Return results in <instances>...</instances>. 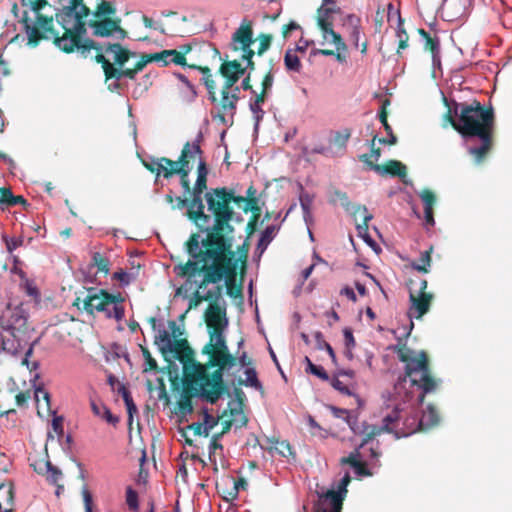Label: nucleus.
Listing matches in <instances>:
<instances>
[{"label": "nucleus", "instance_id": "1", "mask_svg": "<svg viewBox=\"0 0 512 512\" xmlns=\"http://www.w3.org/2000/svg\"><path fill=\"white\" fill-rule=\"evenodd\" d=\"M209 214L208 221L195 224L201 232L192 233L184 247L188 255L226 250L230 248L231 233L235 232L231 221L234 217L230 199H233L226 187L212 188L204 194Z\"/></svg>", "mask_w": 512, "mask_h": 512}, {"label": "nucleus", "instance_id": "2", "mask_svg": "<svg viewBox=\"0 0 512 512\" xmlns=\"http://www.w3.org/2000/svg\"><path fill=\"white\" fill-rule=\"evenodd\" d=\"M202 354L208 356L206 363H193V371L187 375L198 387L199 396L215 404L222 395L229 394L224 382V371L237 364V358L231 354L224 333L210 335L209 341L202 348Z\"/></svg>", "mask_w": 512, "mask_h": 512}, {"label": "nucleus", "instance_id": "3", "mask_svg": "<svg viewBox=\"0 0 512 512\" xmlns=\"http://www.w3.org/2000/svg\"><path fill=\"white\" fill-rule=\"evenodd\" d=\"M230 250H220L189 255L181 268V275L187 276L190 282L199 288L209 285H220L224 281L226 293L232 298H242V283L237 284L238 270Z\"/></svg>", "mask_w": 512, "mask_h": 512}, {"label": "nucleus", "instance_id": "4", "mask_svg": "<svg viewBox=\"0 0 512 512\" xmlns=\"http://www.w3.org/2000/svg\"><path fill=\"white\" fill-rule=\"evenodd\" d=\"M454 113L460 112L459 134L468 144V153L476 164H481L492 151L495 142V113L492 107L478 100L470 103L454 102Z\"/></svg>", "mask_w": 512, "mask_h": 512}, {"label": "nucleus", "instance_id": "5", "mask_svg": "<svg viewBox=\"0 0 512 512\" xmlns=\"http://www.w3.org/2000/svg\"><path fill=\"white\" fill-rule=\"evenodd\" d=\"M393 351L397 354L398 359L405 363V373L394 385L395 393L403 400L411 399L412 392L406 389L409 383L411 387H417L421 391L418 395V403L422 404L426 394L435 392L441 383V380L432 373L427 352L424 350L416 352L401 339L393 347Z\"/></svg>", "mask_w": 512, "mask_h": 512}, {"label": "nucleus", "instance_id": "6", "mask_svg": "<svg viewBox=\"0 0 512 512\" xmlns=\"http://www.w3.org/2000/svg\"><path fill=\"white\" fill-rule=\"evenodd\" d=\"M31 332L32 329L28 325V314L22 305L12 308L11 304H8L0 315V346L3 351L12 355L18 354L28 346L22 364L30 370H35L39 366L38 362L30 363L28 361L36 343V341L30 343Z\"/></svg>", "mask_w": 512, "mask_h": 512}, {"label": "nucleus", "instance_id": "7", "mask_svg": "<svg viewBox=\"0 0 512 512\" xmlns=\"http://www.w3.org/2000/svg\"><path fill=\"white\" fill-rule=\"evenodd\" d=\"M90 14V9L83 3V0H70V4L56 13V21L61 25L63 33L60 36L52 27L49 33L53 44L62 52L70 54L86 34L85 18Z\"/></svg>", "mask_w": 512, "mask_h": 512}, {"label": "nucleus", "instance_id": "8", "mask_svg": "<svg viewBox=\"0 0 512 512\" xmlns=\"http://www.w3.org/2000/svg\"><path fill=\"white\" fill-rule=\"evenodd\" d=\"M184 265L185 262L176 264L173 271L179 278L185 280L183 287L194 289V292L189 299L188 310L197 308L204 301L209 302L204 314L209 336L224 333L228 326V319L226 316L225 306L220 304L223 296V286L216 285L212 289H209L205 294H201L200 290H204L205 288H199L197 284L190 282L187 276L181 275V268Z\"/></svg>", "mask_w": 512, "mask_h": 512}, {"label": "nucleus", "instance_id": "9", "mask_svg": "<svg viewBox=\"0 0 512 512\" xmlns=\"http://www.w3.org/2000/svg\"><path fill=\"white\" fill-rule=\"evenodd\" d=\"M23 7H28L33 13L34 18L29 17L28 12L24 11L20 23L27 35V44L31 47L39 45L41 40H49V33H52L53 17L41 13L42 9L48 5L47 0H21Z\"/></svg>", "mask_w": 512, "mask_h": 512}, {"label": "nucleus", "instance_id": "10", "mask_svg": "<svg viewBox=\"0 0 512 512\" xmlns=\"http://www.w3.org/2000/svg\"><path fill=\"white\" fill-rule=\"evenodd\" d=\"M124 301L120 293L111 294L104 289L89 288L86 296L81 299L77 297L73 305L80 308L82 303L83 309L88 314H94V312H103L107 318H114L117 321H121L125 315V309L122 305Z\"/></svg>", "mask_w": 512, "mask_h": 512}, {"label": "nucleus", "instance_id": "11", "mask_svg": "<svg viewBox=\"0 0 512 512\" xmlns=\"http://www.w3.org/2000/svg\"><path fill=\"white\" fill-rule=\"evenodd\" d=\"M153 61H162L164 66L170 63H174L182 67H188L189 65L186 62V58L182 56V53H179V51L176 49H171L163 50L159 53L154 54H142L140 60H138L133 66V69L116 70L115 68H112L109 64H107L109 71L107 75L113 77L125 76V78L134 80L136 75L140 71H142L148 63Z\"/></svg>", "mask_w": 512, "mask_h": 512}, {"label": "nucleus", "instance_id": "12", "mask_svg": "<svg viewBox=\"0 0 512 512\" xmlns=\"http://www.w3.org/2000/svg\"><path fill=\"white\" fill-rule=\"evenodd\" d=\"M209 170L205 159H200L197 167V179L192 189L191 204L193 207H198L197 211H189L188 219L194 224L201 223L203 220L208 221V217L205 216V206L203 204L202 194L207 189V176Z\"/></svg>", "mask_w": 512, "mask_h": 512}, {"label": "nucleus", "instance_id": "13", "mask_svg": "<svg viewBox=\"0 0 512 512\" xmlns=\"http://www.w3.org/2000/svg\"><path fill=\"white\" fill-rule=\"evenodd\" d=\"M142 165L152 174H155L156 179L160 176H163L165 179H169L174 175L180 176V184L184 189L186 194H190L192 196V187L190 185V181L188 179L191 168L177 167V166H167L165 164H160L158 162H154V160H146L141 159Z\"/></svg>", "mask_w": 512, "mask_h": 512}, {"label": "nucleus", "instance_id": "14", "mask_svg": "<svg viewBox=\"0 0 512 512\" xmlns=\"http://www.w3.org/2000/svg\"><path fill=\"white\" fill-rule=\"evenodd\" d=\"M202 141V135L199 134L198 137L191 143L186 142L183 145V148L181 150L180 156L178 160L174 161L167 157H150L149 160H154V162H158L160 164H165L167 166H177V167H184V168H190L189 164L191 160H194L198 158V162L200 159L203 158V150L201 149L200 143Z\"/></svg>", "mask_w": 512, "mask_h": 512}, {"label": "nucleus", "instance_id": "15", "mask_svg": "<svg viewBox=\"0 0 512 512\" xmlns=\"http://www.w3.org/2000/svg\"><path fill=\"white\" fill-rule=\"evenodd\" d=\"M104 48L105 44L101 45L97 42H95L92 39L85 38L83 41H80V43L77 44L75 47V50L83 57V58H93L97 63L101 64L105 80H111L116 79L120 80L124 78L125 76H119V77H113L109 76L108 74V67L107 64H109L112 68H115L114 65L104 56Z\"/></svg>", "mask_w": 512, "mask_h": 512}, {"label": "nucleus", "instance_id": "16", "mask_svg": "<svg viewBox=\"0 0 512 512\" xmlns=\"http://www.w3.org/2000/svg\"><path fill=\"white\" fill-rule=\"evenodd\" d=\"M402 413H404V408L397 405L391 412L383 417L382 426L369 427L370 430L365 433V436L360 443V447H364L374 437L383 432L393 433L397 438V430H400L401 428L400 422L402 419Z\"/></svg>", "mask_w": 512, "mask_h": 512}, {"label": "nucleus", "instance_id": "17", "mask_svg": "<svg viewBox=\"0 0 512 512\" xmlns=\"http://www.w3.org/2000/svg\"><path fill=\"white\" fill-rule=\"evenodd\" d=\"M427 284V280L421 279L418 294L410 291L409 298L411 305L408 311V316L410 318L421 319L429 311L433 300V294L426 291Z\"/></svg>", "mask_w": 512, "mask_h": 512}, {"label": "nucleus", "instance_id": "18", "mask_svg": "<svg viewBox=\"0 0 512 512\" xmlns=\"http://www.w3.org/2000/svg\"><path fill=\"white\" fill-rule=\"evenodd\" d=\"M89 26L93 29V35L97 37H108L115 32L120 33L121 39H124L127 36V32L120 27L119 18H97V20H91L89 22Z\"/></svg>", "mask_w": 512, "mask_h": 512}, {"label": "nucleus", "instance_id": "19", "mask_svg": "<svg viewBox=\"0 0 512 512\" xmlns=\"http://www.w3.org/2000/svg\"><path fill=\"white\" fill-rule=\"evenodd\" d=\"M169 353L173 354L177 360L183 363L184 374L190 373L188 371L189 367L193 371V363L197 361L194 359V351L186 339H175L170 345V349L167 350V354Z\"/></svg>", "mask_w": 512, "mask_h": 512}, {"label": "nucleus", "instance_id": "20", "mask_svg": "<svg viewBox=\"0 0 512 512\" xmlns=\"http://www.w3.org/2000/svg\"><path fill=\"white\" fill-rule=\"evenodd\" d=\"M253 43L252 22L244 19L232 36V49L235 51L242 50V52H246L252 50L251 45Z\"/></svg>", "mask_w": 512, "mask_h": 512}, {"label": "nucleus", "instance_id": "21", "mask_svg": "<svg viewBox=\"0 0 512 512\" xmlns=\"http://www.w3.org/2000/svg\"><path fill=\"white\" fill-rule=\"evenodd\" d=\"M194 396H199L198 387L187 373H185L183 377V391L177 402L178 409L182 414L186 415L192 413L193 406L191 399Z\"/></svg>", "mask_w": 512, "mask_h": 512}, {"label": "nucleus", "instance_id": "22", "mask_svg": "<svg viewBox=\"0 0 512 512\" xmlns=\"http://www.w3.org/2000/svg\"><path fill=\"white\" fill-rule=\"evenodd\" d=\"M344 497L341 491L328 490L320 496L314 512H341Z\"/></svg>", "mask_w": 512, "mask_h": 512}, {"label": "nucleus", "instance_id": "23", "mask_svg": "<svg viewBox=\"0 0 512 512\" xmlns=\"http://www.w3.org/2000/svg\"><path fill=\"white\" fill-rule=\"evenodd\" d=\"M109 52L114 54L113 65L116 70H128L129 68H124L125 64L130 60V58L136 56L135 52L123 47L120 43L105 44L104 53Z\"/></svg>", "mask_w": 512, "mask_h": 512}, {"label": "nucleus", "instance_id": "24", "mask_svg": "<svg viewBox=\"0 0 512 512\" xmlns=\"http://www.w3.org/2000/svg\"><path fill=\"white\" fill-rule=\"evenodd\" d=\"M234 233L235 232L231 233L230 248L228 250H230L229 252L232 254V258L235 261L236 269H240L241 276L243 277L245 270H246V266H247V259H248L249 249H250V243H249L250 238H248V235L246 236V239L244 240L242 245H240L238 247V250H237L238 255L236 256V252L234 251V248H233Z\"/></svg>", "mask_w": 512, "mask_h": 512}, {"label": "nucleus", "instance_id": "25", "mask_svg": "<svg viewBox=\"0 0 512 512\" xmlns=\"http://www.w3.org/2000/svg\"><path fill=\"white\" fill-rule=\"evenodd\" d=\"M371 170L381 175L404 178L407 175V167L398 160H388L382 165H372Z\"/></svg>", "mask_w": 512, "mask_h": 512}, {"label": "nucleus", "instance_id": "26", "mask_svg": "<svg viewBox=\"0 0 512 512\" xmlns=\"http://www.w3.org/2000/svg\"><path fill=\"white\" fill-rule=\"evenodd\" d=\"M400 427V430H397V438L407 437L415 432L423 430L417 412L406 413L405 418L402 416Z\"/></svg>", "mask_w": 512, "mask_h": 512}, {"label": "nucleus", "instance_id": "27", "mask_svg": "<svg viewBox=\"0 0 512 512\" xmlns=\"http://www.w3.org/2000/svg\"><path fill=\"white\" fill-rule=\"evenodd\" d=\"M251 203L248 205H243L242 210L247 213L251 212V216L246 225V234H248V238H250L258 228V222L261 217L262 209L259 205V200H251Z\"/></svg>", "mask_w": 512, "mask_h": 512}, {"label": "nucleus", "instance_id": "28", "mask_svg": "<svg viewBox=\"0 0 512 512\" xmlns=\"http://www.w3.org/2000/svg\"><path fill=\"white\" fill-rule=\"evenodd\" d=\"M390 103H391L390 100L388 98H385L382 101L381 109H380L379 115H378L379 120L382 123V125L389 137L388 138H379L378 142L381 144L395 145L397 143V136L393 133L392 127L388 123V119H387V117H388L387 107L390 105Z\"/></svg>", "mask_w": 512, "mask_h": 512}, {"label": "nucleus", "instance_id": "29", "mask_svg": "<svg viewBox=\"0 0 512 512\" xmlns=\"http://www.w3.org/2000/svg\"><path fill=\"white\" fill-rule=\"evenodd\" d=\"M343 27L347 30L350 40L357 48L361 34V19L355 14H348L343 19Z\"/></svg>", "mask_w": 512, "mask_h": 512}, {"label": "nucleus", "instance_id": "30", "mask_svg": "<svg viewBox=\"0 0 512 512\" xmlns=\"http://www.w3.org/2000/svg\"><path fill=\"white\" fill-rule=\"evenodd\" d=\"M353 215L356 218L359 216L362 219V223L357 224L358 235L368 244H374V241L368 235V222L372 219V215L368 213L366 206H356Z\"/></svg>", "mask_w": 512, "mask_h": 512}, {"label": "nucleus", "instance_id": "31", "mask_svg": "<svg viewBox=\"0 0 512 512\" xmlns=\"http://www.w3.org/2000/svg\"><path fill=\"white\" fill-rule=\"evenodd\" d=\"M419 35L424 40V49L432 56L433 64L440 63V40L438 36H431L426 30L419 29Z\"/></svg>", "mask_w": 512, "mask_h": 512}, {"label": "nucleus", "instance_id": "32", "mask_svg": "<svg viewBox=\"0 0 512 512\" xmlns=\"http://www.w3.org/2000/svg\"><path fill=\"white\" fill-rule=\"evenodd\" d=\"M322 36V45L332 44L335 46L337 51H344L347 49L345 42L342 39V36L335 32L333 26L324 27L320 29Z\"/></svg>", "mask_w": 512, "mask_h": 512}, {"label": "nucleus", "instance_id": "33", "mask_svg": "<svg viewBox=\"0 0 512 512\" xmlns=\"http://www.w3.org/2000/svg\"><path fill=\"white\" fill-rule=\"evenodd\" d=\"M340 8L336 6L322 5L317 9V25L319 29L333 26V14L339 13Z\"/></svg>", "mask_w": 512, "mask_h": 512}, {"label": "nucleus", "instance_id": "34", "mask_svg": "<svg viewBox=\"0 0 512 512\" xmlns=\"http://www.w3.org/2000/svg\"><path fill=\"white\" fill-rule=\"evenodd\" d=\"M90 407L95 416L104 419L107 423L116 425L119 422V418L114 416L106 405L98 403L92 395H90Z\"/></svg>", "mask_w": 512, "mask_h": 512}, {"label": "nucleus", "instance_id": "35", "mask_svg": "<svg viewBox=\"0 0 512 512\" xmlns=\"http://www.w3.org/2000/svg\"><path fill=\"white\" fill-rule=\"evenodd\" d=\"M245 71L246 68L242 67L241 63L237 60H225L219 68V73L222 77L243 76Z\"/></svg>", "mask_w": 512, "mask_h": 512}, {"label": "nucleus", "instance_id": "36", "mask_svg": "<svg viewBox=\"0 0 512 512\" xmlns=\"http://www.w3.org/2000/svg\"><path fill=\"white\" fill-rule=\"evenodd\" d=\"M280 229L279 225H269L261 233L257 248L263 252L274 239Z\"/></svg>", "mask_w": 512, "mask_h": 512}, {"label": "nucleus", "instance_id": "37", "mask_svg": "<svg viewBox=\"0 0 512 512\" xmlns=\"http://www.w3.org/2000/svg\"><path fill=\"white\" fill-rule=\"evenodd\" d=\"M173 339L170 333L165 329H159L155 335V344L159 346L160 352L164 357L167 356V350L170 349V345L173 343Z\"/></svg>", "mask_w": 512, "mask_h": 512}, {"label": "nucleus", "instance_id": "38", "mask_svg": "<svg viewBox=\"0 0 512 512\" xmlns=\"http://www.w3.org/2000/svg\"><path fill=\"white\" fill-rule=\"evenodd\" d=\"M62 477H63L62 471L58 467L51 465V469L46 474V479L50 484L56 486L55 494L58 497L64 491V485L60 483V481L62 480Z\"/></svg>", "mask_w": 512, "mask_h": 512}, {"label": "nucleus", "instance_id": "39", "mask_svg": "<svg viewBox=\"0 0 512 512\" xmlns=\"http://www.w3.org/2000/svg\"><path fill=\"white\" fill-rule=\"evenodd\" d=\"M377 140V136H374L373 139L370 141V148L371 153L370 154H362L359 156V160L366 164L369 169H371L372 165H378L376 162L379 160L381 156V149L375 147V142Z\"/></svg>", "mask_w": 512, "mask_h": 512}, {"label": "nucleus", "instance_id": "40", "mask_svg": "<svg viewBox=\"0 0 512 512\" xmlns=\"http://www.w3.org/2000/svg\"><path fill=\"white\" fill-rule=\"evenodd\" d=\"M438 423L439 415L436 409L432 405H429L420 418V424H422L423 430H425L437 425Z\"/></svg>", "mask_w": 512, "mask_h": 512}, {"label": "nucleus", "instance_id": "41", "mask_svg": "<svg viewBox=\"0 0 512 512\" xmlns=\"http://www.w3.org/2000/svg\"><path fill=\"white\" fill-rule=\"evenodd\" d=\"M229 94L230 91L224 89L221 90L220 106L222 112L217 115V118L223 124L226 123L225 113L227 111H232L234 113V104L230 102Z\"/></svg>", "mask_w": 512, "mask_h": 512}, {"label": "nucleus", "instance_id": "42", "mask_svg": "<svg viewBox=\"0 0 512 512\" xmlns=\"http://www.w3.org/2000/svg\"><path fill=\"white\" fill-rule=\"evenodd\" d=\"M432 247H430L428 250L421 253L420 258L417 262L412 263L413 269L422 272V273H428L429 267L431 265V253H432Z\"/></svg>", "mask_w": 512, "mask_h": 512}, {"label": "nucleus", "instance_id": "43", "mask_svg": "<svg viewBox=\"0 0 512 512\" xmlns=\"http://www.w3.org/2000/svg\"><path fill=\"white\" fill-rule=\"evenodd\" d=\"M284 64L288 71L300 72L302 65L299 57L292 52V50H287L284 56Z\"/></svg>", "mask_w": 512, "mask_h": 512}, {"label": "nucleus", "instance_id": "44", "mask_svg": "<svg viewBox=\"0 0 512 512\" xmlns=\"http://www.w3.org/2000/svg\"><path fill=\"white\" fill-rule=\"evenodd\" d=\"M230 413L234 417V419L233 420H226V421L223 422L222 431L219 433V434H221V436L223 434L227 433L230 430L233 421H237L236 416L240 417V424H239L240 427L245 426L247 424V422H248L247 417L244 415V413H243V411L241 409L240 410L231 409Z\"/></svg>", "mask_w": 512, "mask_h": 512}, {"label": "nucleus", "instance_id": "45", "mask_svg": "<svg viewBox=\"0 0 512 512\" xmlns=\"http://www.w3.org/2000/svg\"><path fill=\"white\" fill-rule=\"evenodd\" d=\"M116 12L115 7L108 1L102 0L96 7L94 16L96 18L109 17Z\"/></svg>", "mask_w": 512, "mask_h": 512}, {"label": "nucleus", "instance_id": "46", "mask_svg": "<svg viewBox=\"0 0 512 512\" xmlns=\"http://www.w3.org/2000/svg\"><path fill=\"white\" fill-rule=\"evenodd\" d=\"M92 262L97 267L99 272L107 275L110 271V261L108 258L104 257L101 253L95 252L92 255Z\"/></svg>", "mask_w": 512, "mask_h": 512}, {"label": "nucleus", "instance_id": "47", "mask_svg": "<svg viewBox=\"0 0 512 512\" xmlns=\"http://www.w3.org/2000/svg\"><path fill=\"white\" fill-rule=\"evenodd\" d=\"M305 363L307 364L306 372H309L318 378L327 381L329 376L322 366L315 365L309 357H305Z\"/></svg>", "mask_w": 512, "mask_h": 512}, {"label": "nucleus", "instance_id": "48", "mask_svg": "<svg viewBox=\"0 0 512 512\" xmlns=\"http://www.w3.org/2000/svg\"><path fill=\"white\" fill-rule=\"evenodd\" d=\"M216 424L217 420H213V423L211 425L206 426H203L202 423L197 422L192 423L191 425L188 426V428L193 431L195 436L204 435L205 437H207Z\"/></svg>", "mask_w": 512, "mask_h": 512}, {"label": "nucleus", "instance_id": "49", "mask_svg": "<svg viewBox=\"0 0 512 512\" xmlns=\"http://www.w3.org/2000/svg\"><path fill=\"white\" fill-rule=\"evenodd\" d=\"M244 373L246 375L245 383H248L250 387H253L256 390L263 391V386L259 381L254 368H247Z\"/></svg>", "mask_w": 512, "mask_h": 512}, {"label": "nucleus", "instance_id": "50", "mask_svg": "<svg viewBox=\"0 0 512 512\" xmlns=\"http://www.w3.org/2000/svg\"><path fill=\"white\" fill-rule=\"evenodd\" d=\"M52 463L50 460L47 459H37L33 463H31V466L33 467L34 471L38 473L39 475L46 476L47 472L51 469Z\"/></svg>", "mask_w": 512, "mask_h": 512}, {"label": "nucleus", "instance_id": "51", "mask_svg": "<svg viewBox=\"0 0 512 512\" xmlns=\"http://www.w3.org/2000/svg\"><path fill=\"white\" fill-rule=\"evenodd\" d=\"M444 119L452 126L454 130H456L459 133V127H461L460 112H458V114L456 115L454 113V107H449L448 111L444 115Z\"/></svg>", "mask_w": 512, "mask_h": 512}, {"label": "nucleus", "instance_id": "52", "mask_svg": "<svg viewBox=\"0 0 512 512\" xmlns=\"http://www.w3.org/2000/svg\"><path fill=\"white\" fill-rule=\"evenodd\" d=\"M351 137V130L348 128H345L341 131H337L334 135L333 142L336 146L340 148L346 147V144Z\"/></svg>", "mask_w": 512, "mask_h": 512}, {"label": "nucleus", "instance_id": "53", "mask_svg": "<svg viewBox=\"0 0 512 512\" xmlns=\"http://www.w3.org/2000/svg\"><path fill=\"white\" fill-rule=\"evenodd\" d=\"M419 196L424 203V209H433L436 203V195L433 191L430 189H423Z\"/></svg>", "mask_w": 512, "mask_h": 512}, {"label": "nucleus", "instance_id": "54", "mask_svg": "<svg viewBox=\"0 0 512 512\" xmlns=\"http://www.w3.org/2000/svg\"><path fill=\"white\" fill-rule=\"evenodd\" d=\"M126 503L132 511H137L139 508L138 493L130 486L126 489Z\"/></svg>", "mask_w": 512, "mask_h": 512}, {"label": "nucleus", "instance_id": "55", "mask_svg": "<svg viewBox=\"0 0 512 512\" xmlns=\"http://www.w3.org/2000/svg\"><path fill=\"white\" fill-rule=\"evenodd\" d=\"M274 82V75H273V68L272 66L270 69L266 72L264 75L262 82H261V90L264 91V93H269L272 89Z\"/></svg>", "mask_w": 512, "mask_h": 512}, {"label": "nucleus", "instance_id": "56", "mask_svg": "<svg viewBox=\"0 0 512 512\" xmlns=\"http://www.w3.org/2000/svg\"><path fill=\"white\" fill-rule=\"evenodd\" d=\"M13 193L9 188H0V208L5 209L11 207V198Z\"/></svg>", "mask_w": 512, "mask_h": 512}, {"label": "nucleus", "instance_id": "57", "mask_svg": "<svg viewBox=\"0 0 512 512\" xmlns=\"http://www.w3.org/2000/svg\"><path fill=\"white\" fill-rule=\"evenodd\" d=\"M259 47L257 54L262 55L265 51H267L271 45L272 42V35L270 34H261L259 36Z\"/></svg>", "mask_w": 512, "mask_h": 512}, {"label": "nucleus", "instance_id": "58", "mask_svg": "<svg viewBox=\"0 0 512 512\" xmlns=\"http://www.w3.org/2000/svg\"><path fill=\"white\" fill-rule=\"evenodd\" d=\"M175 201L177 202V208L179 209H182L184 207H187V211H186V216L188 217V213L189 211H197L198 210V207H193L192 208V204H191V199H187V198H182L180 196L178 197H175Z\"/></svg>", "mask_w": 512, "mask_h": 512}, {"label": "nucleus", "instance_id": "59", "mask_svg": "<svg viewBox=\"0 0 512 512\" xmlns=\"http://www.w3.org/2000/svg\"><path fill=\"white\" fill-rule=\"evenodd\" d=\"M35 400L37 403L40 402L41 399H43L46 403V406L49 408L50 406V395L48 391L42 387H37L34 392Z\"/></svg>", "mask_w": 512, "mask_h": 512}, {"label": "nucleus", "instance_id": "60", "mask_svg": "<svg viewBox=\"0 0 512 512\" xmlns=\"http://www.w3.org/2000/svg\"><path fill=\"white\" fill-rule=\"evenodd\" d=\"M142 353L146 361L147 370H157L158 365L156 360L151 356L149 350L145 347H142Z\"/></svg>", "mask_w": 512, "mask_h": 512}, {"label": "nucleus", "instance_id": "61", "mask_svg": "<svg viewBox=\"0 0 512 512\" xmlns=\"http://www.w3.org/2000/svg\"><path fill=\"white\" fill-rule=\"evenodd\" d=\"M331 411H332V413H333V415L335 417H337V418H345V420L348 423V425L353 429L352 424H351V420H350V416H349V411L347 409L337 408V407L331 406Z\"/></svg>", "mask_w": 512, "mask_h": 512}, {"label": "nucleus", "instance_id": "62", "mask_svg": "<svg viewBox=\"0 0 512 512\" xmlns=\"http://www.w3.org/2000/svg\"><path fill=\"white\" fill-rule=\"evenodd\" d=\"M247 486V482L244 478H239L234 482V487L231 492H229V496L231 499H235L238 495L240 489H245Z\"/></svg>", "mask_w": 512, "mask_h": 512}, {"label": "nucleus", "instance_id": "63", "mask_svg": "<svg viewBox=\"0 0 512 512\" xmlns=\"http://www.w3.org/2000/svg\"><path fill=\"white\" fill-rule=\"evenodd\" d=\"M82 496L84 501L85 512H92L93 499L91 493L87 488H83Z\"/></svg>", "mask_w": 512, "mask_h": 512}, {"label": "nucleus", "instance_id": "64", "mask_svg": "<svg viewBox=\"0 0 512 512\" xmlns=\"http://www.w3.org/2000/svg\"><path fill=\"white\" fill-rule=\"evenodd\" d=\"M113 278L118 280V281H120L124 285H128L131 282V280H132L131 275L128 274L127 272H125L122 269H120L119 271L115 272L113 274Z\"/></svg>", "mask_w": 512, "mask_h": 512}]
</instances>
